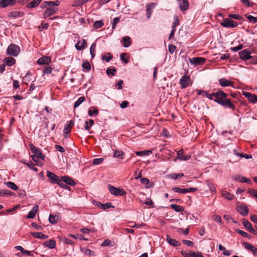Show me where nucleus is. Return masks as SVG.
Listing matches in <instances>:
<instances>
[{
  "instance_id": "nucleus-1",
  "label": "nucleus",
  "mask_w": 257,
  "mask_h": 257,
  "mask_svg": "<svg viewBox=\"0 0 257 257\" xmlns=\"http://www.w3.org/2000/svg\"><path fill=\"white\" fill-rule=\"evenodd\" d=\"M30 150L33 155L31 156L32 160L36 162L37 165L41 166L43 165L42 160H44L45 157L41 152L33 145H30Z\"/></svg>"
},
{
  "instance_id": "nucleus-2",
  "label": "nucleus",
  "mask_w": 257,
  "mask_h": 257,
  "mask_svg": "<svg viewBox=\"0 0 257 257\" xmlns=\"http://www.w3.org/2000/svg\"><path fill=\"white\" fill-rule=\"evenodd\" d=\"M227 95L222 90H219L215 92H213L210 94L211 98H212V100L218 103L219 101H222L223 99L225 98Z\"/></svg>"
},
{
  "instance_id": "nucleus-3",
  "label": "nucleus",
  "mask_w": 257,
  "mask_h": 257,
  "mask_svg": "<svg viewBox=\"0 0 257 257\" xmlns=\"http://www.w3.org/2000/svg\"><path fill=\"white\" fill-rule=\"evenodd\" d=\"M108 188L110 193L113 195L122 196L126 194V192L123 189L115 188L111 185H109Z\"/></svg>"
},
{
  "instance_id": "nucleus-4",
  "label": "nucleus",
  "mask_w": 257,
  "mask_h": 257,
  "mask_svg": "<svg viewBox=\"0 0 257 257\" xmlns=\"http://www.w3.org/2000/svg\"><path fill=\"white\" fill-rule=\"evenodd\" d=\"M220 25L225 28H235L238 24L231 19L226 18L223 20L222 22L220 23Z\"/></svg>"
},
{
  "instance_id": "nucleus-5",
  "label": "nucleus",
  "mask_w": 257,
  "mask_h": 257,
  "mask_svg": "<svg viewBox=\"0 0 257 257\" xmlns=\"http://www.w3.org/2000/svg\"><path fill=\"white\" fill-rule=\"evenodd\" d=\"M172 190L174 192H178L185 194L188 192H195L197 190V188L190 187L189 188H180L177 187H174L172 188Z\"/></svg>"
},
{
  "instance_id": "nucleus-6",
  "label": "nucleus",
  "mask_w": 257,
  "mask_h": 257,
  "mask_svg": "<svg viewBox=\"0 0 257 257\" xmlns=\"http://www.w3.org/2000/svg\"><path fill=\"white\" fill-rule=\"evenodd\" d=\"M45 9L43 14V17L45 19L55 14L58 10V8L52 7H48Z\"/></svg>"
},
{
  "instance_id": "nucleus-7",
  "label": "nucleus",
  "mask_w": 257,
  "mask_h": 257,
  "mask_svg": "<svg viewBox=\"0 0 257 257\" xmlns=\"http://www.w3.org/2000/svg\"><path fill=\"white\" fill-rule=\"evenodd\" d=\"M188 61L194 66L202 65L205 61V59L203 57L189 58Z\"/></svg>"
},
{
  "instance_id": "nucleus-8",
  "label": "nucleus",
  "mask_w": 257,
  "mask_h": 257,
  "mask_svg": "<svg viewBox=\"0 0 257 257\" xmlns=\"http://www.w3.org/2000/svg\"><path fill=\"white\" fill-rule=\"evenodd\" d=\"M218 104L221 105L224 107H228L233 110L235 109V105L229 99L226 98V97L223 99L222 101H219V102H218Z\"/></svg>"
},
{
  "instance_id": "nucleus-9",
  "label": "nucleus",
  "mask_w": 257,
  "mask_h": 257,
  "mask_svg": "<svg viewBox=\"0 0 257 257\" xmlns=\"http://www.w3.org/2000/svg\"><path fill=\"white\" fill-rule=\"evenodd\" d=\"M191 79L189 76H183L180 80V84L181 85V88L184 89L188 87L190 83Z\"/></svg>"
},
{
  "instance_id": "nucleus-10",
  "label": "nucleus",
  "mask_w": 257,
  "mask_h": 257,
  "mask_svg": "<svg viewBox=\"0 0 257 257\" xmlns=\"http://www.w3.org/2000/svg\"><path fill=\"white\" fill-rule=\"evenodd\" d=\"M177 3L181 11H186L189 9V3L188 0H177Z\"/></svg>"
},
{
  "instance_id": "nucleus-11",
  "label": "nucleus",
  "mask_w": 257,
  "mask_h": 257,
  "mask_svg": "<svg viewBox=\"0 0 257 257\" xmlns=\"http://www.w3.org/2000/svg\"><path fill=\"white\" fill-rule=\"evenodd\" d=\"M243 95L252 103L257 102V95L248 92H243Z\"/></svg>"
},
{
  "instance_id": "nucleus-12",
  "label": "nucleus",
  "mask_w": 257,
  "mask_h": 257,
  "mask_svg": "<svg viewBox=\"0 0 257 257\" xmlns=\"http://www.w3.org/2000/svg\"><path fill=\"white\" fill-rule=\"evenodd\" d=\"M237 211L243 216H246L248 214V209L245 204H241L237 207Z\"/></svg>"
},
{
  "instance_id": "nucleus-13",
  "label": "nucleus",
  "mask_w": 257,
  "mask_h": 257,
  "mask_svg": "<svg viewBox=\"0 0 257 257\" xmlns=\"http://www.w3.org/2000/svg\"><path fill=\"white\" fill-rule=\"evenodd\" d=\"M60 2L57 0L56 2L52 1H45L41 4V8H47L48 7H54L55 6H58L60 5Z\"/></svg>"
},
{
  "instance_id": "nucleus-14",
  "label": "nucleus",
  "mask_w": 257,
  "mask_h": 257,
  "mask_svg": "<svg viewBox=\"0 0 257 257\" xmlns=\"http://www.w3.org/2000/svg\"><path fill=\"white\" fill-rule=\"evenodd\" d=\"M233 179L234 180H235L237 182H239L246 183L249 184H252V182L251 181V180L247 178L243 177L240 175H238L234 176Z\"/></svg>"
},
{
  "instance_id": "nucleus-15",
  "label": "nucleus",
  "mask_w": 257,
  "mask_h": 257,
  "mask_svg": "<svg viewBox=\"0 0 257 257\" xmlns=\"http://www.w3.org/2000/svg\"><path fill=\"white\" fill-rule=\"evenodd\" d=\"M240 58L242 60H248L251 58L250 52L247 51V49H244L239 53Z\"/></svg>"
},
{
  "instance_id": "nucleus-16",
  "label": "nucleus",
  "mask_w": 257,
  "mask_h": 257,
  "mask_svg": "<svg viewBox=\"0 0 257 257\" xmlns=\"http://www.w3.org/2000/svg\"><path fill=\"white\" fill-rule=\"evenodd\" d=\"M60 179L62 180L63 182H64L67 185H69L72 186H73L76 184V183L75 182L74 180L72 178L68 176H62L61 177Z\"/></svg>"
},
{
  "instance_id": "nucleus-17",
  "label": "nucleus",
  "mask_w": 257,
  "mask_h": 257,
  "mask_svg": "<svg viewBox=\"0 0 257 257\" xmlns=\"http://www.w3.org/2000/svg\"><path fill=\"white\" fill-rule=\"evenodd\" d=\"M156 4L155 3H151L148 4L146 5V15L147 18L149 19L151 17V16L153 13V9L155 8Z\"/></svg>"
},
{
  "instance_id": "nucleus-18",
  "label": "nucleus",
  "mask_w": 257,
  "mask_h": 257,
  "mask_svg": "<svg viewBox=\"0 0 257 257\" xmlns=\"http://www.w3.org/2000/svg\"><path fill=\"white\" fill-rule=\"evenodd\" d=\"M16 3L14 0H1L0 1V7L4 8L8 6H13Z\"/></svg>"
},
{
  "instance_id": "nucleus-19",
  "label": "nucleus",
  "mask_w": 257,
  "mask_h": 257,
  "mask_svg": "<svg viewBox=\"0 0 257 257\" xmlns=\"http://www.w3.org/2000/svg\"><path fill=\"white\" fill-rule=\"evenodd\" d=\"M74 125V122L73 120H71L67 121L65 125L63 132L65 133V134L70 133L71 131V128Z\"/></svg>"
},
{
  "instance_id": "nucleus-20",
  "label": "nucleus",
  "mask_w": 257,
  "mask_h": 257,
  "mask_svg": "<svg viewBox=\"0 0 257 257\" xmlns=\"http://www.w3.org/2000/svg\"><path fill=\"white\" fill-rule=\"evenodd\" d=\"M50 61V57L48 56H43L38 60L37 63L39 65H45L49 63Z\"/></svg>"
},
{
  "instance_id": "nucleus-21",
  "label": "nucleus",
  "mask_w": 257,
  "mask_h": 257,
  "mask_svg": "<svg viewBox=\"0 0 257 257\" xmlns=\"http://www.w3.org/2000/svg\"><path fill=\"white\" fill-rule=\"evenodd\" d=\"M47 176L51 180L53 181L55 183H57L60 178L53 173L49 171L47 172Z\"/></svg>"
},
{
  "instance_id": "nucleus-22",
  "label": "nucleus",
  "mask_w": 257,
  "mask_h": 257,
  "mask_svg": "<svg viewBox=\"0 0 257 257\" xmlns=\"http://www.w3.org/2000/svg\"><path fill=\"white\" fill-rule=\"evenodd\" d=\"M39 207L38 205L34 206L32 209L29 212L27 218H34L38 211Z\"/></svg>"
},
{
  "instance_id": "nucleus-23",
  "label": "nucleus",
  "mask_w": 257,
  "mask_h": 257,
  "mask_svg": "<svg viewBox=\"0 0 257 257\" xmlns=\"http://www.w3.org/2000/svg\"><path fill=\"white\" fill-rule=\"evenodd\" d=\"M166 240L170 244L173 245V246H178L180 245V243L178 241L171 238V237L168 235H167L166 236Z\"/></svg>"
},
{
  "instance_id": "nucleus-24",
  "label": "nucleus",
  "mask_w": 257,
  "mask_h": 257,
  "mask_svg": "<svg viewBox=\"0 0 257 257\" xmlns=\"http://www.w3.org/2000/svg\"><path fill=\"white\" fill-rule=\"evenodd\" d=\"M221 195L226 199L228 200H231L233 199L234 196L233 194H231L229 192H227L225 190L221 191Z\"/></svg>"
},
{
  "instance_id": "nucleus-25",
  "label": "nucleus",
  "mask_w": 257,
  "mask_h": 257,
  "mask_svg": "<svg viewBox=\"0 0 257 257\" xmlns=\"http://www.w3.org/2000/svg\"><path fill=\"white\" fill-rule=\"evenodd\" d=\"M219 84L222 87H226L228 86H231L233 84V82H231L229 80L225 78H221L219 80Z\"/></svg>"
},
{
  "instance_id": "nucleus-26",
  "label": "nucleus",
  "mask_w": 257,
  "mask_h": 257,
  "mask_svg": "<svg viewBox=\"0 0 257 257\" xmlns=\"http://www.w3.org/2000/svg\"><path fill=\"white\" fill-rule=\"evenodd\" d=\"M24 15V13L22 12L14 11L9 13L8 17L10 18H17L19 17H22Z\"/></svg>"
},
{
  "instance_id": "nucleus-27",
  "label": "nucleus",
  "mask_w": 257,
  "mask_h": 257,
  "mask_svg": "<svg viewBox=\"0 0 257 257\" xmlns=\"http://www.w3.org/2000/svg\"><path fill=\"white\" fill-rule=\"evenodd\" d=\"M4 62L6 65L11 66L16 63V60L11 57H8L5 58Z\"/></svg>"
},
{
  "instance_id": "nucleus-28",
  "label": "nucleus",
  "mask_w": 257,
  "mask_h": 257,
  "mask_svg": "<svg viewBox=\"0 0 257 257\" xmlns=\"http://www.w3.org/2000/svg\"><path fill=\"white\" fill-rule=\"evenodd\" d=\"M75 48H85L87 47V43L85 40H79L77 44H75Z\"/></svg>"
},
{
  "instance_id": "nucleus-29",
  "label": "nucleus",
  "mask_w": 257,
  "mask_h": 257,
  "mask_svg": "<svg viewBox=\"0 0 257 257\" xmlns=\"http://www.w3.org/2000/svg\"><path fill=\"white\" fill-rule=\"evenodd\" d=\"M31 235L36 238L42 239H46L48 236L42 232H31Z\"/></svg>"
},
{
  "instance_id": "nucleus-30",
  "label": "nucleus",
  "mask_w": 257,
  "mask_h": 257,
  "mask_svg": "<svg viewBox=\"0 0 257 257\" xmlns=\"http://www.w3.org/2000/svg\"><path fill=\"white\" fill-rule=\"evenodd\" d=\"M20 52V49H7V54L14 57L17 56Z\"/></svg>"
},
{
  "instance_id": "nucleus-31",
  "label": "nucleus",
  "mask_w": 257,
  "mask_h": 257,
  "mask_svg": "<svg viewBox=\"0 0 257 257\" xmlns=\"http://www.w3.org/2000/svg\"><path fill=\"white\" fill-rule=\"evenodd\" d=\"M42 0H34L27 5L28 8H34L38 6Z\"/></svg>"
},
{
  "instance_id": "nucleus-32",
  "label": "nucleus",
  "mask_w": 257,
  "mask_h": 257,
  "mask_svg": "<svg viewBox=\"0 0 257 257\" xmlns=\"http://www.w3.org/2000/svg\"><path fill=\"white\" fill-rule=\"evenodd\" d=\"M44 244L49 248H54L56 245V242L54 240L50 239L45 242Z\"/></svg>"
},
{
  "instance_id": "nucleus-33",
  "label": "nucleus",
  "mask_w": 257,
  "mask_h": 257,
  "mask_svg": "<svg viewBox=\"0 0 257 257\" xmlns=\"http://www.w3.org/2000/svg\"><path fill=\"white\" fill-rule=\"evenodd\" d=\"M123 46L124 47H128L130 46L131 41V38L128 36H125L122 39Z\"/></svg>"
},
{
  "instance_id": "nucleus-34",
  "label": "nucleus",
  "mask_w": 257,
  "mask_h": 257,
  "mask_svg": "<svg viewBox=\"0 0 257 257\" xmlns=\"http://www.w3.org/2000/svg\"><path fill=\"white\" fill-rule=\"evenodd\" d=\"M205 183L212 193H214L216 192V189L213 183L210 181L207 180L205 181Z\"/></svg>"
},
{
  "instance_id": "nucleus-35",
  "label": "nucleus",
  "mask_w": 257,
  "mask_h": 257,
  "mask_svg": "<svg viewBox=\"0 0 257 257\" xmlns=\"http://www.w3.org/2000/svg\"><path fill=\"white\" fill-rule=\"evenodd\" d=\"M170 207L177 212H180L184 210V208L182 206L175 204H171Z\"/></svg>"
},
{
  "instance_id": "nucleus-36",
  "label": "nucleus",
  "mask_w": 257,
  "mask_h": 257,
  "mask_svg": "<svg viewBox=\"0 0 257 257\" xmlns=\"http://www.w3.org/2000/svg\"><path fill=\"white\" fill-rule=\"evenodd\" d=\"M115 245V242L111 241L109 239H105L101 244L102 246H109L111 247Z\"/></svg>"
},
{
  "instance_id": "nucleus-37",
  "label": "nucleus",
  "mask_w": 257,
  "mask_h": 257,
  "mask_svg": "<svg viewBox=\"0 0 257 257\" xmlns=\"http://www.w3.org/2000/svg\"><path fill=\"white\" fill-rule=\"evenodd\" d=\"M88 113L90 116H92L93 115H97L98 113V110L95 107H91L88 110Z\"/></svg>"
},
{
  "instance_id": "nucleus-38",
  "label": "nucleus",
  "mask_w": 257,
  "mask_h": 257,
  "mask_svg": "<svg viewBox=\"0 0 257 257\" xmlns=\"http://www.w3.org/2000/svg\"><path fill=\"white\" fill-rule=\"evenodd\" d=\"M120 60L125 64H127L129 62V57L126 53H123L120 55Z\"/></svg>"
},
{
  "instance_id": "nucleus-39",
  "label": "nucleus",
  "mask_w": 257,
  "mask_h": 257,
  "mask_svg": "<svg viewBox=\"0 0 257 257\" xmlns=\"http://www.w3.org/2000/svg\"><path fill=\"white\" fill-rule=\"evenodd\" d=\"M58 219V216L57 215H54L53 214H50L49 217V221L51 224H55L57 223Z\"/></svg>"
},
{
  "instance_id": "nucleus-40",
  "label": "nucleus",
  "mask_w": 257,
  "mask_h": 257,
  "mask_svg": "<svg viewBox=\"0 0 257 257\" xmlns=\"http://www.w3.org/2000/svg\"><path fill=\"white\" fill-rule=\"evenodd\" d=\"M197 94L198 95H202L203 96L206 97L207 98H209V99H212V98H211L210 94L208 93L207 92H206L205 91L199 89V90H197Z\"/></svg>"
},
{
  "instance_id": "nucleus-41",
  "label": "nucleus",
  "mask_w": 257,
  "mask_h": 257,
  "mask_svg": "<svg viewBox=\"0 0 257 257\" xmlns=\"http://www.w3.org/2000/svg\"><path fill=\"white\" fill-rule=\"evenodd\" d=\"M245 17L248 19V20L252 23H255L257 22V17L252 16L248 14L245 15Z\"/></svg>"
},
{
  "instance_id": "nucleus-42",
  "label": "nucleus",
  "mask_w": 257,
  "mask_h": 257,
  "mask_svg": "<svg viewBox=\"0 0 257 257\" xmlns=\"http://www.w3.org/2000/svg\"><path fill=\"white\" fill-rule=\"evenodd\" d=\"M184 176L183 173H172L169 175V177L172 179L176 180Z\"/></svg>"
},
{
  "instance_id": "nucleus-43",
  "label": "nucleus",
  "mask_w": 257,
  "mask_h": 257,
  "mask_svg": "<svg viewBox=\"0 0 257 257\" xmlns=\"http://www.w3.org/2000/svg\"><path fill=\"white\" fill-rule=\"evenodd\" d=\"M6 185L8 187L11 188L13 190H17L18 189V187L12 182H8L6 183Z\"/></svg>"
},
{
  "instance_id": "nucleus-44",
  "label": "nucleus",
  "mask_w": 257,
  "mask_h": 257,
  "mask_svg": "<svg viewBox=\"0 0 257 257\" xmlns=\"http://www.w3.org/2000/svg\"><path fill=\"white\" fill-rule=\"evenodd\" d=\"M236 231L242 236L246 237L249 239H250L251 238V236L250 234L242 230L237 229L236 230Z\"/></svg>"
},
{
  "instance_id": "nucleus-45",
  "label": "nucleus",
  "mask_w": 257,
  "mask_h": 257,
  "mask_svg": "<svg viewBox=\"0 0 257 257\" xmlns=\"http://www.w3.org/2000/svg\"><path fill=\"white\" fill-rule=\"evenodd\" d=\"M151 153H152L151 151L146 150V151H143L136 152V154L137 156H148L149 154H150Z\"/></svg>"
},
{
  "instance_id": "nucleus-46",
  "label": "nucleus",
  "mask_w": 257,
  "mask_h": 257,
  "mask_svg": "<svg viewBox=\"0 0 257 257\" xmlns=\"http://www.w3.org/2000/svg\"><path fill=\"white\" fill-rule=\"evenodd\" d=\"M242 224L247 230L252 227L251 224L246 219H242Z\"/></svg>"
},
{
  "instance_id": "nucleus-47",
  "label": "nucleus",
  "mask_w": 257,
  "mask_h": 257,
  "mask_svg": "<svg viewBox=\"0 0 257 257\" xmlns=\"http://www.w3.org/2000/svg\"><path fill=\"white\" fill-rule=\"evenodd\" d=\"M85 98L84 96H81L75 102L74 104V107L75 108L79 106L84 100Z\"/></svg>"
},
{
  "instance_id": "nucleus-48",
  "label": "nucleus",
  "mask_w": 257,
  "mask_h": 257,
  "mask_svg": "<svg viewBox=\"0 0 257 257\" xmlns=\"http://www.w3.org/2000/svg\"><path fill=\"white\" fill-rule=\"evenodd\" d=\"M62 180L60 179L59 180V181H58L57 182V184L61 187L65 189H66V190H70V187H69L67 184H66L65 183H64V182H62Z\"/></svg>"
},
{
  "instance_id": "nucleus-49",
  "label": "nucleus",
  "mask_w": 257,
  "mask_h": 257,
  "mask_svg": "<svg viewBox=\"0 0 257 257\" xmlns=\"http://www.w3.org/2000/svg\"><path fill=\"white\" fill-rule=\"evenodd\" d=\"M85 129L86 130H89L90 128V127L93 125L94 121L92 119H89V121H85Z\"/></svg>"
},
{
  "instance_id": "nucleus-50",
  "label": "nucleus",
  "mask_w": 257,
  "mask_h": 257,
  "mask_svg": "<svg viewBox=\"0 0 257 257\" xmlns=\"http://www.w3.org/2000/svg\"><path fill=\"white\" fill-rule=\"evenodd\" d=\"M103 24V21H97L94 22L93 27L95 29H98L102 27Z\"/></svg>"
},
{
  "instance_id": "nucleus-51",
  "label": "nucleus",
  "mask_w": 257,
  "mask_h": 257,
  "mask_svg": "<svg viewBox=\"0 0 257 257\" xmlns=\"http://www.w3.org/2000/svg\"><path fill=\"white\" fill-rule=\"evenodd\" d=\"M112 58V56L110 53H107V55H104L102 57V59L105 60L106 62H108Z\"/></svg>"
},
{
  "instance_id": "nucleus-52",
  "label": "nucleus",
  "mask_w": 257,
  "mask_h": 257,
  "mask_svg": "<svg viewBox=\"0 0 257 257\" xmlns=\"http://www.w3.org/2000/svg\"><path fill=\"white\" fill-rule=\"evenodd\" d=\"M123 155H124V153H123V152L122 151H118V150H116L114 152L113 157H115V158H123L122 156H123Z\"/></svg>"
},
{
  "instance_id": "nucleus-53",
  "label": "nucleus",
  "mask_w": 257,
  "mask_h": 257,
  "mask_svg": "<svg viewBox=\"0 0 257 257\" xmlns=\"http://www.w3.org/2000/svg\"><path fill=\"white\" fill-rule=\"evenodd\" d=\"M11 192L7 190H0V196H5L11 195Z\"/></svg>"
},
{
  "instance_id": "nucleus-54",
  "label": "nucleus",
  "mask_w": 257,
  "mask_h": 257,
  "mask_svg": "<svg viewBox=\"0 0 257 257\" xmlns=\"http://www.w3.org/2000/svg\"><path fill=\"white\" fill-rule=\"evenodd\" d=\"M116 71V70L115 68H108L106 71V73L108 75H111V76H114Z\"/></svg>"
},
{
  "instance_id": "nucleus-55",
  "label": "nucleus",
  "mask_w": 257,
  "mask_h": 257,
  "mask_svg": "<svg viewBox=\"0 0 257 257\" xmlns=\"http://www.w3.org/2000/svg\"><path fill=\"white\" fill-rule=\"evenodd\" d=\"M213 217L214 220L215 222L218 223L219 224H222V221L221 218L220 216H219L218 215H214L213 216Z\"/></svg>"
},
{
  "instance_id": "nucleus-56",
  "label": "nucleus",
  "mask_w": 257,
  "mask_h": 257,
  "mask_svg": "<svg viewBox=\"0 0 257 257\" xmlns=\"http://www.w3.org/2000/svg\"><path fill=\"white\" fill-rule=\"evenodd\" d=\"M174 22H173L172 28H175V27L179 25V18L177 16H175L174 17Z\"/></svg>"
},
{
  "instance_id": "nucleus-57",
  "label": "nucleus",
  "mask_w": 257,
  "mask_h": 257,
  "mask_svg": "<svg viewBox=\"0 0 257 257\" xmlns=\"http://www.w3.org/2000/svg\"><path fill=\"white\" fill-rule=\"evenodd\" d=\"M110 207L114 208V206H113L112 205V203H110V202L106 203H105V204H102V205H101V208L104 209V210H105L106 209H108V208H109Z\"/></svg>"
},
{
  "instance_id": "nucleus-58",
  "label": "nucleus",
  "mask_w": 257,
  "mask_h": 257,
  "mask_svg": "<svg viewBox=\"0 0 257 257\" xmlns=\"http://www.w3.org/2000/svg\"><path fill=\"white\" fill-rule=\"evenodd\" d=\"M82 66L83 68L86 69L87 71H89L91 69L90 65L88 62H84Z\"/></svg>"
},
{
  "instance_id": "nucleus-59",
  "label": "nucleus",
  "mask_w": 257,
  "mask_h": 257,
  "mask_svg": "<svg viewBox=\"0 0 257 257\" xmlns=\"http://www.w3.org/2000/svg\"><path fill=\"white\" fill-rule=\"evenodd\" d=\"M119 21H120V18L119 17L114 18L113 19V22H112V29H115L116 25L118 23H119Z\"/></svg>"
},
{
  "instance_id": "nucleus-60",
  "label": "nucleus",
  "mask_w": 257,
  "mask_h": 257,
  "mask_svg": "<svg viewBox=\"0 0 257 257\" xmlns=\"http://www.w3.org/2000/svg\"><path fill=\"white\" fill-rule=\"evenodd\" d=\"M140 181L142 184H143L146 186V187L148 188V187L147 185L149 184L150 182V180L148 178H141Z\"/></svg>"
},
{
  "instance_id": "nucleus-61",
  "label": "nucleus",
  "mask_w": 257,
  "mask_h": 257,
  "mask_svg": "<svg viewBox=\"0 0 257 257\" xmlns=\"http://www.w3.org/2000/svg\"><path fill=\"white\" fill-rule=\"evenodd\" d=\"M103 161V158L94 159L93 161L92 164L94 165H99V164H101V163H102Z\"/></svg>"
},
{
  "instance_id": "nucleus-62",
  "label": "nucleus",
  "mask_w": 257,
  "mask_h": 257,
  "mask_svg": "<svg viewBox=\"0 0 257 257\" xmlns=\"http://www.w3.org/2000/svg\"><path fill=\"white\" fill-rule=\"evenodd\" d=\"M243 245L246 249L250 250L251 251L254 247L248 242H244Z\"/></svg>"
},
{
  "instance_id": "nucleus-63",
  "label": "nucleus",
  "mask_w": 257,
  "mask_h": 257,
  "mask_svg": "<svg viewBox=\"0 0 257 257\" xmlns=\"http://www.w3.org/2000/svg\"><path fill=\"white\" fill-rule=\"evenodd\" d=\"M228 17L231 19H234L236 20H240L242 19L241 17L238 14H229Z\"/></svg>"
},
{
  "instance_id": "nucleus-64",
  "label": "nucleus",
  "mask_w": 257,
  "mask_h": 257,
  "mask_svg": "<svg viewBox=\"0 0 257 257\" xmlns=\"http://www.w3.org/2000/svg\"><path fill=\"white\" fill-rule=\"evenodd\" d=\"M52 69L51 67H46L43 70V73L44 74H50L52 72Z\"/></svg>"
}]
</instances>
